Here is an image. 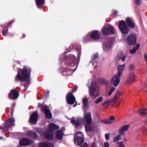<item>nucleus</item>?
I'll list each match as a JSON object with an SVG mask.
<instances>
[{"instance_id": "1", "label": "nucleus", "mask_w": 147, "mask_h": 147, "mask_svg": "<svg viewBox=\"0 0 147 147\" xmlns=\"http://www.w3.org/2000/svg\"><path fill=\"white\" fill-rule=\"evenodd\" d=\"M75 56L72 54H69L65 56L62 59L60 58L61 61L64 60L67 65V76L70 75L72 73L75 71L78 66V62L76 61Z\"/></svg>"}, {"instance_id": "2", "label": "nucleus", "mask_w": 147, "mask_h": 147, "mask_svg": "<svg viewBox=\"0 0 147 147\" xmlns=\"http://www.w3.org/2000/svg\"><path fill=\"white\" fill-rule=\"evenodd\" d=\"M85 120L87 125H91L92 122L91 113L89 112L84 115V118L78 117L76 120L71 119L70 122L76 128L81 127L84 123V120Z\"/></svg>"}, {"instance_id": "3", "label": "nucleus", "mask_w": 147, "mask_h": 147, "mask_svg": "<svg viewBox=\"0 0 147 147\" xmlns=\"http://www.w3.org/2000/svg\"><path fill=\"white\" fill-rule=\"evenodd\" d=\"M99 88L97 82H93L89 90L90 96L92 98H95L99 94Z\"/></svg>"}, {"instance_id": "4", "label": "nucleus", "mask_w": 147, "mask_h": 147, "mask_svg": "<svg viewBox=\"0 0 147 147\" xmlns=\"http://www.w3.org/2000/svg\"><path fill=\"white\" fill-rule=\"evenodd\" d=\"M38 107L41 109V111L44 112L45 117L48 119H50L52 118V115L49 110L47 106L45 105L44 104L39 103L38 104Z\"/></svg>"}, {"instance_id": "5", "label": "nucleus", "mask_w": 147, "mask_h": 147, "mask_svg": "<svg viewBox=\"0 0 147 147\" xmlns=\"http://www.w3.org/2000/svg\"><path fill=\"white\" fill-rule=\"evenodd\" d=\"M31 72V69L28 68L26 67H24L23 69L18 68V69L17 74L23 75L24 77L29 78L30 76Z\"/></svg>"}, {"instance_id": "6", "label": "nucleus", "mask_w": 147, "mask_h": 147, "mask_svg": "<svg viewBox=\"0 0 147 147\" xmlns=\"http://www.w3.org/2000/svg\"><path fill=\"white\" fill-rule=\"evenodd\" d=\"M119 27L122 34H126L129 33V27L124 20H122L120 21Z\"/></svg>"}, {"instance_id": "7", "label": "nucleus", "mask_w": 147, "mask_h": 147, "mask_svg": "<svg viewBox=\"0 0 147 147\" xmlns=\"http://www.w3.org/2000/svg\"><path fill=\"white\" fill-rule=\"evenodd\" d=\"M83 134L81 131L77 132L74 136V141L75 144L78 145H81L84 140V138L82 137Z\"/></svg>"}, {"instance_id": "8", "label": "nucleus", "mask_w": 147, "mask_h": 147, "mask_svg": "<svg viewBox=\"0 0 147 147\" xmlns=\"http://www.w3.org/2000/svg\"><path fill=\"white\" fill-rule=\"evenodd\" d=\"M102 30L104 35L108 36L114 33L113 28L109 26L103 27L102 28Z\"/></svg>"}, {"instance_id": "9", "label": "nucleus", "mask_w": 147, "mask_h": 147, "mask_svg": "<svg viewBox=\"0 0 147 147\" xmlns=\"http://www.w3.org/2000/svg\"><path fill=\"white\" fill-rule=\"evenodd\" d=\"M137 35L135 34H131L128 36L127 40L128 44L135 45L136 44Z\"/></svg>"}, {"instance_id": "10", "label": "nucleus", "mask_w": 147, "mask_h": 147, "mask_svg": "<svg viewBox=\"0 0 147 147\" xmlns=\"http://www.w3.org/2000/svg\"><path fill=\"white\" fill-rule=\"evenodd\" d=\"M66 98L68 104L70 105L74 104L76 101L75 97L71 92L67 94Z\"/></svg>"}, {"instance_id": "11", "label": "nucleus", "mask_w": 147, "mask_h": 147, "mask_svg": "<svg viewBox=\"0 0 147 147\" xmlns=\"http://www.w3.org/2000/svg\"><path fill=\"white\" fill-rule=\"evenodd\" d=\"M31 142H32V140H30L27 138H24L20 140L19 143L21 146H26L30 145Z\"/></svg>"}, {"instance_id": "12", "label": "nucleus", "mask_w": 147, "mask_h": 147, "mask_svg": "<svg viewBox=\"0 0 147 147\" xmlns=\"http://www.w3.org/2000/svg\"><path fill=\"white\" fill-rule=\"evenodd\" d=\"M38 114L36 112L34 111L30 115L29 120L31 123L35 124L38 121Z\"/></svg>"}, {"instance_id": "13", "label": "nucleus", "mask_w": 147, "mask_h": 147, "mask_svg": "<svg viewBox=\"0 0 147 147\" xmlns=\"http://www.w3.org/2000/svg\"><path fill=\"white\" fill-rule=\"evenodd\" d=\"M121 76H119L118 75L116 74L111 79V83L113 84L114 86H117L120 82L119 78Z\"/></svg>"}, {"instance_id": "14", "label": "nucleus", "mask_w": 147, "mask_h": 147, "mask_svg": "<svg viewBox=\"0 0 147 147\" xmlns=\"http://www.w3.org/2000/svg\"><path fill=\"white\" fill-rule=\"evenodd\" d=\"M100 34L98 30H94L90 34V38L94 40H98L100 39Z\"/></svg>"}, {"instance_id": "15", "label": "nucleus", "mask_w": 147, "mask_h": 147, "mask_svg": "<svg viewBox=\"0 0 147 147\" xmlns=\"http://www.w3.org/2000/svg\"><path fill=\"white\" fill-rule=\"evenodd\" d=\"M45 138L48 140H51L53 139V133L49 130H47L44 133Z\"/></svg>"}, {"instance_id": "16", "label": "nucleus", "mask_w": 147, "mask_h": 147, "mask_svg": "<svg viewBox=\"0 0 147 147\" xmlns=\"http://www.w3.org/2000/svg\"><path fill=\"white\" fill-rule=\"evenodd\" d=\"M19 96L18 92L14 89L12 90L10 92V99L14 100L17 99Z\"/></svg>"}, {"instance_id": "17", "label": "nucleus", "mask_w": 147, "mask_h": 147, "mask_svg": "<svg viewBox=\"0 0 147 147\" xmlns=\"http://www.w3.org/2000/svg\"><path fill=\"white\" fill-rule=\"evenodd\" d=\"M125 21L129 28L134 29L136 26L135 23L132 21L130 18L128 17L127 18L125 19Z\"/></svg>"}, {"instance_id": "18", "label": "nucleus", "mask_w": 147, "mask_h": 147, "mask_svg": "<svg viewBox=\"0 0 147 147\" xmlns=\"http://www.w3.org/2000/svg\"><path fill=\"white\" fill-rule=\"evenodd\" d=\"M26 135L33 139L36 140L38 138V136L34 132L31 131H28L26 133Z\"/></svg>"}, {"instance_id": "19", "label": "nucleus", "mask_w": 147, "mask_h": 147, "mask_svg": "<svg viewBox=\"0 0 147 147\" xmlns=\"http://www.w3.org/2000/svg\"><path fill=\"white\" fill-rule=\"evenodd\" d=\"M48 130L52 132L59 129V127L54 123H50L48 126Z\"/></svg>"}, {"instance_id": "20", "label": "nucleus", "mask_w": 147, "mask_h": 147, "mask_svg": "<svg viewBox=\"0 0 147 147\" xmlns=\"http://www.w3.org/2000/svg\"><path fill=\"white\" fill-rule=\"evenodd\" d=\"M63 134L61 130H57L55 132V138L58 140H61L63 138Z\"/></svg>"}, {"instance_id": "21", "label": "nucleus", "mask_w": 147, "mask_h": 147, "mask_svg": "<svg viewBox=\"0 0 147 147\" xmlns=\"http://www.w3.org/2000/svg\"><path fill=\"white\" fill-rule=\"evenodd\" d=\"M135 74L134 73H130L129 75L126 82L127 83H131L135 80Z\"/></svg>"}, {"instance_id": "22", "label": "nucleus", "mask_w": 147, "mask_h": 147, "mask_svg": "<svg viewBox=\"0 0 147 147\" xmlns=\"http://www.w3.org/2000/svg\"><path fill=\"white\" fill-rule=\"evenodd\" d=\"M36 5L40 9H42L45 3V0H35Z\"/></svg>"}, {"instance_id": "23", "label": "nucleus", "mask_w": 147, "mask_h": 147, "mask_svg": "<svg viewBox=\"0 0 147 147\" xmlns=\"http://www.w3.org/2000/svg\"><path fill=\"white\" fill-rule=\"evenodd\" d=\"M114 43L113 40L112 39L108 40L105 43V45L103 47V49L104 50L105 48H109L111 47Z\"/></svg>"}, {"instance_id": "24", "label": "nucleus", "mask_w": 147, "mask_h": 147, "mask_svg": "<svg viewBox=\"0 0 147 147\" xmlns=\"http://www.w3.org/2000/svg\"><path fill=\"white\" fill-rule=\"evenodd\" d=\"M26 78L24 77L23 75L17 74L15 77V80L16 82L18 81H20L21 82L25 81Z\"/></svg>"}, {"instance_id": "25", "label": "nucleus", "mask_w": 147, "mask_h": 147, "mask_svg": "<svg viewBox=\"0 0 147 147\" xmlns=\"http://www.w3.org/2000/svg\"><path fill=\"white\" fill-rule=\"evenodd\" d=\"M125 65V64H123L122 65H119L118 66L117 68L118 72L116 74L118 75L119 76H121L124 67Z\"/></svg>"}, {"instance_id": "26", "label": "nucleus", "mask_w": 147, "mask_h": 147, "mask_svg": "<svg viewBox=\"0 0 147 147\" xmlns=\"http://www.w3.org/2000/svg\"><path fill=\"white\" fill-rule=\"evenodd\" d=\"M140 46V44L139 43L138 44L136 47H133V48L131 49H130L129 51V52L131 54H134L136 53V52L137 50H138Z\"/></svg>"}, {"instance_id": "27", "label": "nucleus", "mask_w": 147, "mask_h": 147, "mask_svg": "<svg viewBox=\"0 0 147 147\" xmlns=\"http://www.w3.org/2000/svg\"><path fill=\"white\" fill-rule=\"evenodd\" d=\"M98 59V53H96L93 55L91 57V61L92 63L96 62Z\"/></svg>"}, {"instance_id": "28", "label": "nucleus", "mask_w": 147, "mask_h": 147, "mask_svg": "<svg viewBox=\"0 0 147 147\" xmlns=\"http://www.w3.org/2000/svg\"><path fill=\"white\" fill-rule=\"evenodd\" d=\"M82 102L83 103V107L84 108L88 106V102L87 98H83V99Z\"/></svg>"}, {"instance_id": "29", "label": "nucleus", "mask_w": 147, "mask_h": 147, "mask_svg": "<svg viewBox=\"0 0 147 147\" xmlns=\"http://www.w3.org/2000/svg\"><path fill=\"white\" fill-rule=\"evenodd\" d=\"M30 78H26L27 80L26 79V80L25 81L26 82L24 84V86L25 88H27L30 84Z\"/></svg>"}, {"instance_id": "30", "label": "nucleus", "mask_w": 147, "mask_h": 147, "mask_svg": "<svg viewBox=\"0 0 147 147\" xmlns=\"http://www.w3.org/2000/svg\"><path fill=\"white\" fill-rule=\"evenodd\" d=\"M121 94V92L120 91H117L114 96V99L115 100L118 98L120 97Z\"/></svg>"}, {"instance_id": "31", "label": "nucleus", "mask_w": 147, "mask_h": 147, "mask_svg": "<svg viewBox=\"0 0 147 147\" xmlns=\"http://www.w3.org/2000/svg\"><path fill=\"white\" fill-rule=\"evenodd\" d=\"M90 125L86 124L85 125V128L86 131L91 132L93 131V129L92 128Z\"/></svg>"}, {"instance_id": "32", "label": "nucleus", "mask_w": 147, "mask_h": 147, "mask_svg": "<svg viewBox=\"0 0 147 147\" xmlns=\"http://www.w3.org/2000/svg\"><path fill=\"white\" fill-rule=\"evenodd\" d=\"M15 121L14 119L10 118V127L15 125V124L14 123Z\"/></svg>"}, {"instance_id": "33", "label": "nucleus", "mask_w": 147, "mask_h": 147, "mask_svg": "<svg viewBox=\"0 0 147 147\" xmlns=\"http://www.w3.org/2000/svg\"><path fill=\"white\" fill-rule=\"evenodd\" d=\"M145 110L142 109H140L139 111V113L142 115H146V113L145 111Z\"/></svg>"}, {"instance_id": "34", "label": "nucleus", "mask_w": 147, "mask_h": 147, "mask_svg": "<svg viewBox=\"0 0 147 147\" xmlns=\"http://www.w3.org/2000/svg\"><path fill=\"white\" fill-rule=\"evenodd\" d=\"M123 55V53L122 52H118L117 56V58L118 60H119L121 58V57Z\"/></svg>"}, {"instance_id": "35", "label": "nucleus", "mask_w": 147, "mask_h": 147, "mask_svg": "<svg viewBox=\"0 0 147 147\" xmlns=\"http://www.w3.org/2000/svg\"><path fill=\"white\" fill-rule=\"evenodd\" d=\"M121 139V136L119 135H117L114 138L113 142H117L119 140H120Z\"/></svg>"}, {"instance_id": "36", "label": "nucleus", "mask_w": 147, "mask_h": 147, "mask_svg": "<svg viewBox=\"0 0 147 147\" xmlns=\"http://www.w3.org/2000/svg\"><path fill=\"white\" fill-rule=\"evenodd\" d=\"M110 105V101L108 100L107 101L105 102L102 104V106L104 107H107L109 106Z\"/></svg>"}, {"instance_id": "37", "label": "nucleus", "mask_w": 147, "mask_h": 147, "mask_svg": "<svg viewBox=\"0 0 147 147\" xmlns=\"http://www.w3.org/2000/svg\"><path fill=\"white\" fill-rule=\"evenodd\" d=\"M103 98L102 97L100 96L95 101V102L96 104H98L102 100Z\"/></svg>"}, {"instance_id": "38", "label": "nucleus", "mask_w": 147, "mask_h": 147, "mask_svg": "<svg viewBox=\"0 0 147 147\" xmlns=\"http://www.w3.org/2000/svg\"><path fill=\"white\" fill-rule=\"evenodd\" d=\"M39 147H50L49 145L45 142L41 143L39 146Z\"/></svg>"}, {"instance_id": "39", "label": "nucleus", "mask_w": 147, "mask_h": 147, "mask_svg": "<svg viewBox=\"0 0 147 147\" xmlns=\"http://www.w3.org/2000/svg\"><path fill=\"white\" fill-rule=\"evenodd\" d=\"M102 122L105 124H111L112 123L111 121L109 119H105L102 120Z\"/></svg>"}, {"instance_id": "40", "label": "nucleus", "mask_w": 147, "mask_h": 147, "mask_svg": "<svg viewBox=\"0 0 147 147\" xmlns=\"http://www.w3.org/2000/svg\"><path fill=\"white\" fill-rule=\"evenodd\" d=\"M8 31V27H5L2 31V34L3 35L5 36L7 32Z\"/></svg>"}, {"instance_id": "41", "label": "nucleus", "mask_w": 147, "mask_h": 147, "mask_svg": "<svg viewBox=\"0 0 147 147\" xmlns=\"http://www.w3.org/2000/svg\"><path fill=\"white\" fill-rule=\"evenodd\" d=\"M128 128V126L127 125H123L121 128L125 131H126L127 130Z\"/></svg>"}, {"instance_id": "42", "label": "nucleus", "mask_w": 147, "mask_h": 147, "mask_svg": "<svg viewBox=\"0 0 147 147\" xmlns=\"http://www.w3.org/2000/svg\"><path fill=\"white\" fill-rule=\"evenodd\" d=\"M125 131L122 129L121 128L119 129V134L121 135H122L124 134H125Z\"/></svg>"}, {"instance_id": "43", "label": "nucleus", "mask_w": 147, "mask_h": 147, "mask_svg": "<svg viewBox=\"0 0 147 147\" xmlns=\"http://www.w3.org/2000/svg\"><path fill=\"white\" fill-rule=\"evenodd\" d=\"M101 83L102 84L106 85L107 83V80L105 79H101Z\"/></svg>"}, {"instance_id": "44", "label": "nucleus", "mask_w": 147, "mask_h": 147, "mask_svg": "<svg viewBox=\"0 0 147 147\" xmlns=\"http://www.w3.org/2000/svg\"><path fill=\"white\" fill-rule=\"evenodd\" d=\"M49 91H47V92H45L43 94L45 98H47L49 96Z\"/></svg>"}, {"instance_id": "45", "label": "nucleus", "mask_w": 147, "mask_h": 147, "mask_svg": "<svg viewBox=\"0 0 147 147\" xmlns=\"http://www.w3.org/2000/svg\"><path fill=\"white\" fill-rule=\"evenodd\" d=\"M78 86L76 85L75 86L72 90V91L73 93L76 92L77 90Z\"/></svg>"}, {"instance_id": "46", "label": "nucleus", "mask_w": 147, "mask_h": 147, "mask_svg": "<svg viewBox=\"0 0 147 147\" xmlns=\"http://www.w3.org/2000/svg\"><path fill=\"white\" fill-rule=\"evenodd\" d=\"M15 103H13L12 105V107H11V114L12 115H13V111L14 109V107L15 106Z\"/></svg>"}, {"instance_id": "47", "label": "nucleus", "mask_w": 147, "mask_h": 147, "mask_svg": "<svg viewBox=\"0 0 147 147\" xmlns=\"http://www.w3.org/2000/svg\"><path fill=\"white\" fill-rule=\"evenodd\" d=\"M118 147H125V146L123 142H120L119 143Z\"/></svg>"}, {"instance_id": "48", "label": "nucleus", "mask_w": 147, "mask_h": 147, "mask_svg": "<svg viewBox=\"0 0 147 147\" xmlns=\"http://www.w3.org/2000/svg\"><path fill=\"white\" fill-rule=\"evenodd\" d=\"M142 131L144 134L147 136V128H144L143 129Z\"/></svg>"}, {"instance_id": "49", "label": "nucleus", "mask_w": 147, "mask_h": 147, "mask_svg": "<svg viewBox=\"0 0 147 147\" xmlns=\"http://www.w3.org/2000/svg\"><path fill=\"white\" fill-rule=\"evenodd\" d=\"M136 3L138 5H140L142 3V0H136Z\"/></svg>"}, {"instance_id": "50", "label": "nucleus", "mask_w": 147, "mask_h": 147, "mask_svg": "<svg viewBox=\"0 0 147 147\" xmlns=\"http://www.w3.org/2000/svg\"><path fill=\"white\" fill-rule=\"evenodd\" d=\"M109 134H105V137L106 140H108L109 139Z\"/></svg>"}, {"instance_id": "51", "label": "nucleus", "mask_w": 147, "mask_h": 147, "mask_svg": "<svg viewBox=\"0 0 147 147\" xmlns=\"http://www.w3.org/2000/svg\"><path fill=\"white\" fill-rule=\"evenodd\" d=\"M129 69L131 70H133L134 69V66L133 64H131L129 66Z\"/></svg>"}, {"instance_id": "52", "label": "nucleus", "mask_w": 147, "mask_h": 147, "mask_svg": "<svg viewBox=\"0 0 147 147\" xmlns=\"http://www.w3.org/2000/svg\"><path fill=\"white\" fill-rule=\"evenodd\" d=\"M104 145L105 147H109V144L108 142H106L104 143Z\"/></svg>"}, {"instance_id": "53", "label": "nucleus", "mask_w": 147, "mask_h": 147, "mask_svg": "<svg viewBox=\"0 0 147 147\" xmlns=\"http://www.w3.org/2000/svg\"><path fill=\"white\" fill-rule=\"evenodd\" d=\"M81 55V51L80 49L79 50V51L78 52V59H80Z\"/></svg>"}, {"instance_id": "54", "label": "nucleus", "mask_w": 147, "mask_h": 147, "mask_svg": "<svg viewBox=\"0 0 147 147\" xmlns=\"http://www.w3.org/2000/svg\"><path fill=\"white\" fill-rule=\"evenodd\" d=\"M67 70H66L62 73L61 74L63 76H67Z\"/></svg>"}, {"instance_id": "55", "label": "nucleus", "mask_w": 147, "mask_h": 147, "mask_svg": "<svg viewBox=\"0 0 147 147\" xmlns=\"http://www.w3.org/2000/svg\"><path fill=\"white\" fill-rule=\"evenodd\" d=\"M115 117L113 116H111L109 117V120L111 121H114L115 120Z\"/></svg>"}, {"instance_id": "56", "label": "nucleus", "mask_w": 147, "mask_h": 147, "mask_svg": "<svg viewBox=\"0 0 147 147\" xmlns=\"http://www.w3.org/2000/svg\"><path fill=\"white\" fill-rule=\"evenodd\" d=\"M88 144L86 143H84L83 145L81 146V147H88Z\"/></svg>"}, {"instance_id": "57", "label": "nucleus", "mask_w": 147, "mask_h": 147, "mask_svg": "<svg viewBox=\"0 0 147 147\" xmlns=\"http://www.w3.org/2000/svg\"><path fill=\"white\" fill-rule=\"evenodd\" d=\"M72 47H70L69 48L67 49L66 50V52H68L70 51V50L72 49Z\"/></svg>"}, {"instance_id": "58", "label": "nucleus", "mask_w": 147, "mask_h": 147, "mask_svg": "<svg viewBox=\"0 0 147 147\" xmlns=\"http://www.w3.org/2000/svg\"><path fill=\"white\" fill-rule=\"evenodd\" d=\"M115 90V88L114 87H112L110 91L112 92H113Z\"/></svg>"}, {"instance_id": "59", "label": "nucleus", "mask_w": 147, "mask_h": 147, "mask_svg": "<svg viewBox=\"0 0 147 147\" xmlns=\"http://www.w3.org/2000/svg\"><path fill=\"white\" fill-rule=\"evenodd\" d=\"M122 61H124L125 59V57L124 56H123L121 57V59Z\"/></svg>"}, {"instance_id": "60", "label": "nucleus", "mask_w": 147, "mask_h": 147, "mask_svg": "<svg viewBox=\"0 0 147 147\" xmlns=\"http://www.w3.org/2000/svg\"><path fill=\"white\" fill-rule=\"evenodd\" d=\"M144 58H145L146 60L147 61V55H146L144 54Z\"/></svg>"}, {"instance_id": "61", "label": "nucleus", "mask_w": 147, "mask_h": 147, "mask_svg": "<svg viewBox=\"0 0 147 147\" xmlns=\"http://www.w3.org/2000/svg\"><path fill=\"white\" fill-rule=\"evenodd\" d=\"M112 93V92H111L110 91H109V93H108V95L109 96H110L111 94Z\"/></svg>"}, {"instance_id": "62", "label": "nucleus", "mask_w": 147, "mask_h": 147, "mask_svg": "<svg viewBox=\"0 0 147 147\" xmlns=\"http://www.w3.org/2000/svg\"><path fill=\"white\" fill-rule=\"evenodd\" d=\"M14 22V20H12L11 21H10V23H9V24H11L13 22Z\"/></svg>"}, {"instance_id": "63", "label": "nucleus", "mask_w": 147, "mask_h": 147, "mask_svg": "<svg viewBox=\"0 0 147 147\" xmlns=\"http://www.w3.org/2000/svg\"><path fill=\"white\" fill-rule=\"evenodd\" d=\"M26 37V35L25 34H23V36H22V37H21V38L22 39V38H24V37Z\"/></svg>"}, {"instance_id": "64", "label": "nucleus", "mask_w": 147, "mask_h": 147, "mask_svg": "<svg viewBox=\"0 0 147 147\" xmlns=\"http://www.w3.org/2000/svg\"><path fill=\"white\" fill-rule=\"evenodd\" d=\"M91 147H95V146L94 145V144H92Z\"/></svg>"}]
</instances>
